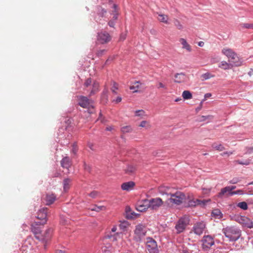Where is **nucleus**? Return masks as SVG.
Instances as JSON below:
<instances>
[{
  "label": "nucleus",
  "mask_w": 253,
  "mask_h": 253,
  "mask_svg": "<svg viewBox=\"0 0 253 253\" xmlns=\"http://www.w3.org/2000/svg\"><path fill=\"white\" fill-rule=\"evenodd\" d=\"M169 188H167L165 190V193L168 195H170V197L168 200L169 203L179 205L185 200L186 196L183 192L176 191L174 193H172L170 192H169Z\"/></svg>",
  "instance_id": "f257e3e1"
},
{
  "label": "nucleus",
  "mask_w": 253,
  "mask_h": 253,
  "mask_svg": "<svg viewBox=\"0 0 253 253\" xmlns=\"http://www.w3.org/2000/svg\"><path fill=\"white\" fill-rule=\"evenodd\" d=\"M147 233L146 227L142 224L136 226L134 230V240L136 242H141L145 237Z\"/></svg>",
  "instance_id": "f03ea898"
},
{
  "label": "nucleus",
  "mask_w": 253,
  "mask_h": 253,
  "mask_svg": "<svg viewBox=\"0 0 253 253\" xmlns=\"http://www.w3.org/2000/svg\"><path fill=\"white\" fill-rule=\"evenodd\" d=\"M189 223V218L188 216L184 215L180 218L177 222L175 226L176 233L179 234L183 232Z\"/></svg>",
  "instance_id": "7ed1b4c3"
},
{
  "label": "nucleus",
  "mask_w": 253,
  "mask_h": 253,
  "mask_svg": "<svg viewBox=\"0 0 253 253\" xmlns=\"http://www.w3.org/2000/svg\"><path fill=\"white\" fill-rule=\"evenodd\" d=\"M236 188V186L233 185L225 187L221 190V191L218 194L217 196L219 198H222L236 194L237 192L234 191Z\"/></svg>",
  "instance_id": "20e7f679"
},
{
  "label": "nucleus",
  "mask_w": 253,
  "mask_h": 253,
  "mask_svg": "<svg viewBox=\"0 0 253 253\" xmlns=\"http://www.w3.org/2000/svg\"><path fill=\"white\" fill-rule=\"evenodd\" d=\"M236 188V186L233 185L225 187L221 190V191L218 194L217 196L219 198H222L236 194L237 192L234 191Z\"/></svg>",
  "instance_id": "39448f33"
},
{
  "label": "nucleus",
  "mask_w": 253,
  "mask_h": 253,
  "mask_svg": "<svg viewBox=\"0 0 253 253\" xmlns=\"http://www.w3.org/2000/svg\"><path fill=\"white\" fill-rule=\"evenodd\" d=\"M225 236L230 241H236L237 239V230L235 227H227L223 229Z\"/></svg>",
  "instance_id": "423d86ee"
},
{
  "label": "nucleus",
  "mask_w": 253,
  "mask_h": 253,
  "mask_svg": "<svg viewBox=\"0 0 253 253\" xmlns=\"http://www.w3.org/2000/svg\"><path fill=\"white\" fill-rule=\"evenodd\" d=\"M146 248L149 253H158V249L157 243L152 238H147L146 242Z\"/></svg>",
  "instance_id": "0eeeda50"
},
{
  "label": "nucleus",
  "mask_w": 253,
  "mask_h": 253,
  "mask_svg": "<svg viewBox=\"0 0 253 253\" xmlns=\"http://www.w3.org/2000/svg\"><path fill=\"white\" fill-rule=\"evenodd\" d=\"M47 208H42L40 209L38 212L37 218L41 220V224L44 225L47 222Z\"/></svg>",
  "instance_id": "6e6552de"
},
{
  "label": "nucleus",
  "mask_w": 253,
  "mask_h": 253,
  "mask_svg": "<svg viewBox=\"0 0 253 253\" xmlns=\"http://www.w3.org/2000/svg\"><path fill=\"white\" fill-rule=\"evenodd\" d=\"M149 200L145 199L137 202L136 206V209L140 212L146 211L148 208H150Z\"/></svg>",
  "instance_id": "1a4fd4ad"
},
{
  "label": "nucleus",
  "mask_w": 253,
  "mask_h": 253,
  "mask_svg": "<svg viewBox=\"0 0 253 253\" xmlns=\"http://www.w3.org/2000/svg\"><path fill=\"white\" fill-rule=\"evenodd\" d=\"M43 225L41 224V222H34L31 225L32 232L35 234V237L39 239L41 238V228Z\"/></svg>",
  "instance_id": "9d476101"
},
{
  "label": "nucleus",
  "mask_w": 253,
  "mask_h": 253,
  "mask_svg": "<svg viewBox=\"0 0 253 253\" xmlns=\"http://www.w3.org/2000/svg\"><path fill=\"white\" fill-rule=\"evenodd\" d=\"M111 40L110 34L106 32H101L98 34L97 41L101 44L107 43Z\"/></svg>",
  "instance_id": "9b49d317"
},
{
  "label": "nucleus",
  "mask_w": 253,
  "mask_h": 253,
  "mask_svg": "<svg viewBox=\"0 0 253 253\" xmlns=\"http://www.w3.org/2000/svg\"><path fill=\"white\" fill-rule=\"evenodd\" d=\"M150 208L153 210H157L164 204V202L160 198H152L149 200Z\"/></svg>",
  "instance_id": "f8f14e48"
},
{
  "label": "nucleus",
  "mask_w": 253,
  "mask_h": 253,
  "mask_svg": "<svg viewBox=\"0 0 253 253\" xmlns=\"http://www.w3.org/2000/svg\"><path fill=\"white\" fill-rule=\"evenodd\" d=\"M79 104L84 108L93 107V101L88 99L86 97L81 96L79 98Z\"/></svg>",
  "instance_id": "ddd939ff"
},
{
  "label": "nucleus",
  "mask_w": 253,
  "mask_h": 253,
  "mask_svg": "<svg viewBox=\"0 0 253 253\" xmlns=\"http://www.w3.org/2000/svg\"><path fill=\"white\" fill-rule=\"evenodd\" d=\"M206 227V225L203 222H200L194 224L193 227V231L198 235L203 234Z\"/></svg>",
  "instance_id": "4468645a"
},
{
  "label": "nucleus",
  "mask_w": 253,
  "mask_h": 253,
  "mask_svg": "<svg viewBox=\"0 0 253 253\" xmlns=\"http://www.w3.org/2000/svg\"><path fill=\"white\" fill-rule=\"evenodd\" d=\"M238 222L242 225L243 226L251 228L253 227V222L247 217L245 216H241L238 219Z\"/></svg>",
  "instance_id": "2eb2a0df"
},
{
  "label": "nucleus",
  "mask_w": 253,
  "mask_h": 253,
  "mask_svg": "<svg viewBox=\"0 0 253 253\" xmlns=\"http://www.w3.org/2000/svg\"><path fill=\"white\" fill-rule=\"evenodd\" d=\"M222 52L229 58V61L230 62L234 64L236 63L234 60L235 59L236 54L235 53L233 52L231 49L223 48L222 50Z\"/></svg>",
  "instance_id": "dca6fc26"
},
{
  "label": "nucleus",
  "mask_w": 253,
  "mask_h": 253,
  "mask_svg": "<svg viewBox=\"0 0 253 253\" xmlns=\"http://www.w3.org/2000/svg\"><path fill=\"white\" fill-rule=\"evenodd\" d=\"M203 242V247L204 249H208L214 244L213 238L210 236H204Z\"/></svg>",
  "instance_id": "f3484780"
},
{
  "label": "nucleus",
  "mask_w": 253,
  "mask_h": 253,
  "mask_svg": "<svg viewBox=\"0 0 253 253\" xmlns=\"http://www.w3.org/2000/svg\"><path fill=\"white\" fill-rule=\"evenodd\" d=\"M211 201L210 199L207 200H201L199 199H192L188 202V205L190 207H195L198 205L205 206L208 202Z\"/></svg>",
  "instance_id": "a211bd4d"
},
{
  "label": "nucleus",
  "mask_w": 253,
  "mask_h": 253,
  "mask_svg": "<svg viewBox=\"0 0 253 253\" xmlns=\"http://www.w3.org/2000/svg\"><path fill=\"white\" fill-rule=\"evenodd\" d=\"M52 229L48 228L45 232L41 235V238L38 240L43 241V242H47L50 239L52 234Z\"/></svg>",
  "instance_id": "6ab92c4d"
},
{
  "label": "nucleus",
  "mask_w": 253,
  "mask_h": 253,
  "mask_svg": "<svg viewBox=\"0 0 253 253\" xmlns=\"http://www.w3.org/2000/svg\"><path fill=\"white\" fill-rule=\"evenodd\" d=\"M174 82L177 83H182L186 82L187 77L186 75L183 73H177L174 75Z\"/></svg>",
  "instance_id": "aec40b11"
},
{
  "label": "nucleus",
  "mask_w": 253,
  "mask_h": 253,
  "mask_svg": "<svg viewBox=\"0 0 253 253\" xmlns=\"http://www.w3.org/2000/svg\"><path fill=\"white\" fill-rule=\"evenodd\" d=\"M61 165L63 168L69 169L72 165V162L68 157H65L61 160Z\"/></svg>",
  "instance_id": "412c9836"
},
{
  "label": "nucleus",
  "mask_w": 253,
  "mask_h": 253,
  "mask_svg": "<svg viewBox=\"0 0 253 253\" xmlns=\"http://www.w3.org/2000/svg\"><path fill=\"white\" fill-rule=\"evenodd\" d=\"M135 185V183L133 181H128L123 183L121 185V188L123 190L129 191L132 190Z\"/></svg>",
  "instance_id": "4be33fe9"
},
{
  "label": "nucleus",
  "mask_w": 253,
  "mask_h": 253,
  "mask_svg": "<svg viewBox=\"0 0 253 253\" xmlns=\"http://www.w3.org/2000/svg\"><path fill=\"white\" fill-rule=\"evenodd\" d=\"M179 42L182 45V48L185 49L187 51L190 52L192 50L191 46L189 44L186 40L183 38H180L179 40Z\"/></svg>",
  "instance_id": "5701e85b"
},
{
  "label": "nucleus",
  "mask_w": 253,
  "mask_h": 253,
  "mask_svg": "<svg viewBox=\"0 0 253 253\" xmlns=\"http://www.w3.org/2000/svg\"><path fill=\"white\" fill-rule=\"evenodd\" d=\"M56 199V196L53 194H47L45 197L46 204L50 205L53 203Z\"/></svg>",
  "instance_id": "b1692460"
},
{
  "label": "nucleus",
  "mask_w": 253,
  "mask_h": 253,
  "mask_svg": "<svg viewBox=\"0 0 253 253\" xmlns=\"http://www.w3.org/2000/svg\"><path fill=\"white\" fill-rule=\"evenodd\" d=\"M92 88L89 93V96H92L95 94L96 92L99 91V84L98 83L96 82H94L91 85Z\"/></svg>",
  "instance_id": "393cba45"
},
{
  "label": "nucleus",
  "mask_w": 253,
  "mask_h": 253,
  "mask_svg": "<svg viewBox=\"0 0 253 253\" xmlns=\"http://www.w3.org/2000/svg\"><path fill=\"white\" fill-rule=\"evenodd\" d=\"M234 64L233 63L230 62V63H227L225 61H222L219 64L218 67L224 70H227L233 67L234 66Z\"/></svg>",
  "instance_id": "a878e982"
},
{
  "label": "nucleus",
  "mask_w": 253,
  "mask_h": 253,
  "mask_svg": "<svg viewBox=\"0 0 253 253\" xmlns=\"http://www.w3.org/2000/svg\"><path fill=\"white\" fill-rule=\"evenodd\" d=\"M157 18L161 22L164 23L166 24L169 23V18L168 15L163 14H158Z\"/></svg>",
  "instance_id": "bb28decb"
},
{
  "label": "nucleus",
  "mask_w": 253,
  "mask_h": 253,
  "mask_svg": "<svg viewBox=\"0 0 253 253\" xmlns=\"http://www.w3.org/2000/svg\"><path fill=\"white\" fill-rule=\"evenodd\" d=\"M212 215L215 218L217 219H220L222 217V213L221 211L217 209H214L212 212Z\"/></svg>",
  "instance_id": "cd10ccee"
},
{
  "label": "nucleus",
  "mask_w": 253,
  "mask_h": 253,
  "mask_svg": "<svg viewBox=\"0 0 253 253\" xmlns=\"http://www.w3.org/2000/svg\"><path fill=\"white\" fill-rule=\"evenodd\" d=\"M71 180L69 178L65 179L63 181V188L65 191L69 190L71 185Z\"/></svg>",
  "instance_id": "c85d7f7f"
},
{
  "label": "nucleus",
  "mask_w": 253,
  "mask_h": 253,
  "mask_svg": "<svg viewBox=\"0 0 253 253\" xmlns=\"http://www.w3.org/2000/svg\"><path fill=\"white\" fill-rule=\"evenodd\" d=\"M141 84L139 82H135L133 83V84L131 85L129 87L130 90H133V92H136L138 91L140 85Z\"/></svg>",
  "instance_id": "c756f323"
},
{
  "label": "nucleus",
  "mask_w": 253,
  "mask_h": 253,
  "mask_svg": "<svg viewBox=\"0 0 253 253\" xmlns=\"http://www.w3.org/2000/svg\"><path fill=\"white\" fill-rule=\"evenodd\" d=\"M211 146L213 149L219 151H222L224 150L223 146L219 143H214L212 144Z\"/></svg>",
  "instance_id": "7c9ffc66"
},
{
  "label": "nucleus",
  "mask_w": 253,
  "mask_h": 253,
  "mask_svg": "<svg viewBox=\"0 0 253 253\" xmlns=\"http://www.w3.org/2000/svg\"><path fill=\"white\" fill-rule=\"evenodd\" d=\"M121 131L123 133H130L133 130L132 128L130 126H124L121 127Z\"/></svg>",
  "instance_id": "2f4dec72"
},
{
  "label": "nucleus",
  "mask_w": 253,
  "mask_h": 253,
  "mask_svg": "<svg viewBox=\"0 0 253 253\" xmlns=\"http://www.w3.org/2000/svg\"><path fill=\"white\" fill-rule=\"evenodd\" d=\"M182 96L184 99H190L192 98V93L188 90H184L182 92Z\"/></svg>",
  "instance_id": "473e14b6"
},
{
  "label": "nucleus",
  "mask_w": 253,
  "mask_h": 253,
  "mask_svg": "<svg viewBox=\"0 0 253 253\" xmlns=\"http://www.w3.org/2000/svg\"><path fill=\"white\" fill-rule=\"evenodd\" d=\"M126 216L128 218H131L135 215L134 212H132L130 208L128 207H126Z\"/></svg>",
  "instance_id": "72a5a7b5"
},
{
  "label": "nucleus",
  "mask_w": 253,
  "mask_h": 253,
  "mask_svg": "<svg viewBox=\"0 0 253 253\" xmlns=\"http://www.w3.org/2000/svg\"><path fill=\"white\" fill-rule=\"evenodd\" d=\"M242 29H253V23H242L240 25Z\"/></svg>",
  "instance_id": "f704fd0d"
},
{
  "label": "nucleus",
  "mask_w": 253,
  "mask_h": 253,
  "mask_svg": "<svg viewBox=\"0 0 253 253\" xmlns=\"http://www.w3.org/2000/svg\"><path fill=\"white\" fill-rule=\"evenodd\" d=\"M139 127H145L147 129L151 127V125L148 121H142L139 125Z\"/></svg>",
  "instance_id": "c9c22d12"
},
{
  "label": "nucleus",
  "mask_w": 253,
  "mask_h": 253,
  "mask_svg": "<svg viewBox=\"0 0 253 253\" xmlns=\"http://www.w3.org/2000/svg\"><path fill=\"white\" fill-rule=\"evenodd\" d=\"M135 170L136 168L134 166L132 165H130L128 166L126 169V172L128 174H131L133 173Z\"/></svg>",
  "instance_id": "e433bc0d"
},
{
  "label": "nucleus",
  "mask_w": 253,
  "mask_h": 253,
  "mask_svg": "<svg viewBox=\"0 0 253 253\" xmlns=\"http://www.w3.org/2000/svg\"><path fill=\"white\" fill-rule=\"evenodd\" d=\"M238 207L243 210H247L248 208V205L245 202L238 203Z\"/></svg>",
  "instance_id": "4c0bfd02"
},
{
  "label": "nucleus",
  "mask_w": 253,
  "mask_h": 253,
  "mask_svg": "<svg viewBox=\"0 0 253 253\" xmlns=\"http://www.w3.org/2000/svg\"><path fill=\"white\" fill-rule=\"evenodd\" d=\"M118 84L117 83L113 82L112 83V87L111 88L112 91L113 93L116 94L117 90H118Z\"/></svg>",
  "instance_id": "58836bf2"
},
{
  "label": "nucleus",
  "mask_w": 253,
  "mask_h": 253,
  "mask_svg": "<svg viewBox=\"0 0 253 253\" xmlns=\"http://www.w3.org/2000/svg\"><path fill=\"white\" fill-rule=\"evenodd\" d=\"M78 150V147H77V145L75 143L73 144L72 145V148L71 150L72 154L75 156L76 155Z\"/></svg>",
  "instance_id": "ea45409f"
},
{
  "label": "nucleus",
  "mask_w": 253,
  "mask_h": 253,
  "mask_svg": "<svg viewBox=\"0 0 253 253\" xmlns=\"http://www.w3.org/2000/svg\"><path fill=\"white\" fill-rule=\"evenodd\" d=\"M104 208V207L101 206L98 207L97 206H94L92 208H90V210L92 211H96L97 212L100 211Z\"/></svg>",
  "instance_id": "a19ab883"
},
{
  "label": "nucleus",
  "mask_w": 253,
  "mask_h": 253,
  "mask_svg": "<svg viewBox=\"0 0 253 253\" xmlns=\"http://www.w3.org/2000/svg\"><path fill=\"white\" fill-rule=\"evenodd\" d=\"M212 118H213V116H211V115H208V116H202L200 117L199 121H200V122L205 121H206L207 119H211Z\"/></svg>",
  "instance_id": "79ce46f5"
},
{
  "label": "nucleus",
  "mask_w": 253,
  "mask_h": 253,
  "mask_svg": "<svg viewBox=\"0 0 253 253\" xmlns=\"http://www.w3.org/2000/svg\"><path fill=\"white\" fill-rule=\"evenodd\" d=\"M91 78H88L86 80L85 82L84 83V85L86 87H88L89 86L91 85Z\"/></svg>",
  "instance_id": "37998d69"
},
{
  "label": "nucleus",
  "mask_w": 253,
  "mask_h": 253,
  "mask_svg": "<svg viewBox=\"0 0 253 253\" xmlns=\"http://www.w3.org/2000/svg\"><path fill=\"white\" fill-rule=\"evenodd\" d=\"M157 88L159 89L162 88L165 90L167 89V85L161 82H159L158 83Z\"/></svg>",
  "instance_id": "c03bdc74"
},
{
  "label": "nucleus",
  "mask_w": 253,
  "mask_h": 253,
  "mask_svg": "<svg viewBox=\"0 0 253 253\" xmlns=\"http://www.w3.org/2000/svg\"><path fill=\"white\" fill-rule=\"evenodd\" d=\"M250 163V160H246L245 161H241L238 160V164H241V165H248Z\"/></svg>",
  "instance_id": "a18cd8bd"
},
{
  "label": "nucleus",
  "mask_w": 253,
  "mask_h": 253,
  "mask_svg": "<svg viewBox=\"0 0 253 253\" xmlns=\"http://www.w3.org/2000/svg\"><path fill=\"white\" fill-rule=\"evenodd\" d=\"M144 111L142 110H137L135 112V116H142L144 115Z\"/></svg>",
  "instance_id": "49530a36"
},
{
  "label": "nucleus",
  "mask_w": 253,
  "mask_h": 253,
  "mask_svg": "<svg viewBox=\"0 0 253 253\" xmlns=\"http://www.w3.org/2000/svg\"><path fill=\"white\" fill-rule=\"evenodd\" d=\"M213 77L212 76H211V74L209 73H205L204 74H203L202 76V77L203 78L204 80H208L211 77Z\"/></svg>",
  "instance_id": "de8ad7c7"
},
{
  "label": "nucleus",
  "mask_w": 253,
  "mask_h": 253,
  "mask_svg": "<svg viewBox=\"0 0 253 253\" xmlns=\"http://www.w3.org/2000/svg\"><path fill=\"white\" fill-rule=\"evenodd\" d=\"M113 8L114 9V13L113 14H114V16H113V19L114 20H116L117 19V13H116V9H117V5L115 4H113Z\"/></svg>",
  "instance_id": "09e8293b"
},
{
  "label": "nucleus",
  "mask_w": 253,
  "mask_h": 253,
  "mask_svg": "<svg viewBox=\"0 0 253 253\" xmlns=\"http://www.w3.org/2000/svg\"><path fill=\"white\" fill-rule=\"evenodd\" d=\"M175 25L176 26V27L180 30V29H182L183 28V26L182 25L180 24V23L179 22V21L178 20H176L175 22Z\"/></svg>",
  "instance_id": "8fccbe9b"
},
{
  "label": "nucleus",
  "mask_w": 253,
  "mask_h": 253,
  "mask_svg": "<svg viewBox=\"0 0 253 253\" xmlns=\"http://www.w3.org/2000/svg\"><path fill=\"white\" fill-rule=\"evenodd\" d=\"M97 195L98 192L97 191H92L89 194V196L93 198H95L97 197Z\"/></svg>",
  "instance_id": "3c124183"
},
{
  "label": "nucleus",
  "mask_w": 253,
  "mask_h": 253,
  "mask_svg": "<svg viewBox=\"0 0 253 253\" xmlns=\"http://www.w3.org/2000/svg\"><path fill=\"white\" fill-rule=\"evenodd\" d=\"M122 101V97L120 96H118L116 100H114L113 102H115L116 103H118Z\"/></svg>",
  "instance_id": "603ef678"
},
{
  "label": "nucleus",
  "mask_w": 253,
  "mask_h": 253,
  "mask_svg": "<svg viewBox=\"0 0 253 253\" xmlns=\"http://www.w3.org/2000/svg\"><path fill=\"white\" fill-rule=\"evenodd\" d=\"M204 101V100H203V101H201V103H200V105H199V107H198L196 108V111H197V112L199 111L202 109V107H203V101Z\"/></svg>",
  "instance_id": "864d4df0"
},
{
  "label": "nucleus",
  "mask_w": 253,
  "mask_h": 253,
  "mask_svg": "<svg viewBox=\"0 0 253 253\" xmlns=\"http://www.w3.org/2000/svg\"><path fill=\"white\" fill-rule=\"evenodd\" d=\"M114 129V126H108L106 127L105 130L107 131H112Z\"/></svg>",
  "instance_id": "5fc2aeb1"
},
{
  "label": "nucleus",
  "mask_w": 253,
  "mask_h": 253,
  "mask_svg": "<svg viewBox=\"0 0 253 253\" xmlns=\"http://www.w3.org/2000/svg\"><path fill=\"white\" fill-rule=\"evenodd\" d=\"M106 50L105 49H102V50H100L99 51H98L97 54L98 55V56H101L104 52H105Z\"/></svg>",
  "instance_id": "6e6d98bb"
},
{
  "label": "nucleus",
  "mask_w": 253,
  "mask_h": 253,
  "mask_svg": "<svg viewBox=\"0 0 253 253\" xmlns=\"http://www.w3.org/2000/svg\"><path fill=\"white\" fill-rule=\"evenodd\" d=\"M211 191V189L203 188V192L204 194H209Z\"/></svg>",
  "instance_id": "4d7b16f0"
},
{
  "label": "nucleus",
  "mask_w": 253,
  "mask_h": 253,
  "mask_svg": "<svg viewBox=\"0 0 253 253\" xmlns=\"http://www.w3.org/2000/svg\"><path fill=\"white\" fill-rule=\"evenodd\" d=\"M108 25L111 27H114L115 24L113 21L110 20L108 22Z\"/></svg>",
  "instance_id": "13d9d810"
},
{
  "label": "nucleus",
  "mask_w": 253,
  "mask_h": 253,
  "mask_svg": "<svg viewBox=\"0 0 253 253\" xmlns=\"http://www.w3.org/2000/svg\"><path fill=\"white\" fill-rule=\"evenodd\" d=\"M117 226H114L113 227V228L111 229L112 232H113V233L115 232L117 230Z\"/></svg>",
  "instance_id": "bf43d9fd"
},
{
  "label": "nucleus",
  "mask_w": 253,
  "mask_h": 253,
  "mask_svg": "<svg viewBox=\"0 0 253 253\" xmlns=\"http://www.w3.org/2000/svg\"><path fill=\"white\" fill-rule=\"evenodd\" d=\"M231 154H232L231 152H230V153L224 152V153L221 154V155L222 156H224L225 155H227L228 156H229V155H230Z\"/></svg>",
  "instance_id": "052dcab7"
},
{
  "label": "nucleus",
  "mask_w": 253,
  "mask_h": 253,
  "mask_svg": "<svg viewBox=\"0 0 253 253\" xmlns=\"http://www.w3.org/2000/svg\"><path fill=\"white\" fill-rule=\"evenodd\" d=\"M198 44L200 46H203L204 45V42H203L201 41L198 42Z\"/></svg>",
  "instance_id": "680f3d73"
},
{
  "label": "nucleus",
  "mask_w": 253,
  "mask_h": 253,
  "mask_svg": "<svg viewBox=\"0 0 253 253\" xmlns=\"http://www.w3.org/2000/svg\"><path fill=\"white\" fill-rule=\"evenodd\" d=\"M55 253H65V252L62 250H56Z\"/></svg>",
  "instance_id": "e2e57ef3"
},
{
  "label": "nucleus",
  "mask_w": 253,
  "mask_h": 253,
  "mask_svg": "<svg viewBox=\"0 0 253 253\" xmlns=\"http://www.w3.org/2000/svg\"><path fill=\"white\" fill-rule=\"evenodd\" d=\"M211 96V93H206L205 95V98H208V97H210Z\"/></svg>",
  "instance_id": "0e129e2a"
},
{
  "label": "nucleus",
  "mask_w": 253,
  "mask_h": 253,
  "mask_svg": "<svg viewBox=\"0 0 253 253\" xmlns=\"http://www.w3.org/2000/svg\"><path fill=\"white\" fill-rule=\"evenodd\" d=\"M248 151H249V153H251V152H253V147L249 148Z\"/></svg>",
  "instance_id": "69168bd1"
},
{
  "label": "nucleus",
  "mask_w": 253,
  "mask_h": 253,
  "mask_svg": "<svg viewBox=\"0 0 253 253\" xmlns=\"http://www.w3.org/2000/svg\"><path fill=\"white\" fill-rule=\"evenodd\" d=\"M125 39H126V36H121V39L122 40H124Z\"/></svg>",
  "instance_id": "338daca9"
},
{
  "label": "nucleus",
  "mask_w": 253,
  "mask_h": 253,
  "mask_svg": "<svg viewBox=\"0 0 253 253\" xmlns=\"http://www.w3.org/2000/svg\"><path fill=\"white\" fill-rule=\"evenodd\" d=\"M180 100H181V98H176V99L175 100V102H178V101H180Z\"/></svg>",
  "instance_id": "774afa93"
}]
</instances>
